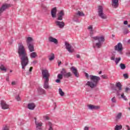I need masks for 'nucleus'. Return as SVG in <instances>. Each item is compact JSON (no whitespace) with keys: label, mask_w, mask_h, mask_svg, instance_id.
I'll return each instance as SVG.
<instances>
[{"label":"nucleus","mask_w":130,"mask_h":130,"mask_svg":"<svg viewBox=\"0 0 130 130\" xmlns=\"http://www.w3.org/2000/svg\"><path fill=\"white\" fill-rule=\"evenodd\" d=\"M18 53L20 59L22 69L25 71V67L29 64V59L26 52V49L22 43L18 44Z\"/></svg>","instance_id":"nucleus-1"},{"label":"nucleus","mask_w":130,"mask_h":130,"mask_svg":"<svg viewBox=\"0 0 130 130\" xmlns=\"http://www.w3.org/2000/svg\"><path fill=\"white\" fill-rule=\"evenodd\" d=\"M42 79L44 80V84L43 87L44 89L47 90L49 89V77L50 74L47 69L42 70Z\"/></svg>","instance_id":"nucleus-2"},{"label":"nucleus","mask_w":130,"mask_h":130,"mask_svg":"<svg viewBox=\"0 0 130 130\" xmlns=\"http://www.w3.org/2000/svg\"><path fill=\"white\" fill-rule=\"evenodd\" d=\"M89 77L91 81H87L85 86H88V87L93 89V88H95V87H97V84H98L101 79L99 76L94 75H90Z\"/></svg>","instance_id":"nucleus-3"},{"label":"nucleus","mask_w":130,"mask_h":130,"mask_svg":"<svg viewBox=\"0 0 130 130\" xmlns=\"http://www.w3.org/2000/svg\"><path fill=\"white\" fill-rule=\"evenodd\" d=\"M73 76V74L71 72H67V70L64 68L62 69V71H60V74L57 75V79L55 80L56 83H60V80H62L63 77L64 78H71Z\"/></svg>","instance_id":"nucleus-4"},{"label":"nucleus","mask_w":130,"mask_h":130,"mask_svg":"<svg viewBox=\"0 0 130 130\" xmlns=\"http://www.w3.org/2000/svg\"><path fill=\"white\" fill-rule=\"evenodd\" d=\"M26 42L29 52H33L35 51L34 44L33 43V42H34V39H33L31 37H27L26 38Z\"/></svg>","instance_id":"nucleus-5"},{"label":"nucleus","mask_w":130,"mask_h":130,"mask_svg":"<svg viewBox=\"0 0 130 130\" xmlns=\"http://www.w3.org/2000/svg\"><path fill=\"white\" fill-rule=\"evenodd\" d=\"M90 37H91L93 40H98L99 42L96 43L95 46L97 48H101V46H102V43L105 41V38H104V36H101L92 37V35H91Z\"/></svg>","instance_id":"nucleus-6"},{"label":"nucleus","mask_w":130,"mask_h":130,"mask_svg":"<svg viewBox=\"0 0 130 130\" xmlns=\"http://www.w3.org/2000/svg\"><path fill=\"white\" fill-rule=\"evenodd\" d=\"M98 16L102 20H106L107 19V15L105 14L103 11V7L102 6H99L98 9Z\"/></svg>","instance_id":"nucleus-7"},{"label":"nucleus","mask_w":130,"mask_h":130,"mask_svg":"<svg viewBox=\"0 0 130 130\" xmlns=\"http://www.w3.org/2000/svg\"><path fill=\"white\" fill-rule=\"evenodd\" d=\"M116 87H117V88H119V90H117L116 89V87L113 86L112 87L113 90H114L115 91H116V94L117 96H120V91H121V87H122V85H121V83H120V82H117L116 84Z\"/></svg>","instance_id":"nucleus-8"},{"label":"nucleus","mask_w":130,"mask_h":130,"mask_svg":"<svg viewBox=\"0 0 130 130\" xmlns=\"http://www.w3.org/2000/svg\"><path fill=\"white\" fill-rule=\"evenodd\" d=\"M116 51H113L112 52V56L111 57V60H114L116 64H118V62L121 60V58L119 57L118 58H115Z\"/></svg>","instance_id":"nucleus-9"},{"label":"nucleus","mask_w":130,"mask_h":130,"mask_svg":"<svg viewBox=\"0 0 130 130\" xmlns=\"http://www.w3.org/2000/svg\"><path fill=\"white\" fill-rule=\"evenodd\" d=\"M12 5L9 4H5L2 5L1 8H0V17L2 16V14H3V12H5L7 9L11 8Z\"/></svg>","instance_id":"nucleus-10"},{"label":"nucleus","mask_w":130,"mask_h":130,"mask_svg":"<svg viewBox=\"0 0 130 130\" xmlns=\"http://www.w3.org/2000/svg\"><path fill=\"white\" fill-rule=\"evenodd\" d=\"M123 48L122 47V44L121 43H118L117 45L115 46V50L118 51L120 54H122V50Z\"/></svg>","instance_id":"nucleus-11"},{"label":"nucleus","mask_w":130,"mask_h":130,"mask_svg":"<svg viewBox=\"0 0 130 130\" xmlns=\"http://www.w3.org/2000/svg\"><path fill=\"white\" fill-rule=\"evenodd\" d=\"M70 70L72 74L74 75L76 78H79V77H80V74H79V72H78V70L75 67H71Z\"/></svg>","instance_id":"nucleus-12"},{"label":"nucleus","mask_w":130,"mask_h":130,"mask_svg":"<svg viewBox=\"0 0 130 130\" xmlns=\"http://www.w3.org/2000/svg\"><path fill=\"white\" fill-rule=\"evenodd\" d=\"M64 43H65L66 48V49H67L68 51H69V52H70L71 53L74 52V49H72V45H71V44H70L67 41H66Z\"/></svg>","instance_id":"nucleus-13"},{"label":"nucleus","mask_w":130,"mask_h":130,"mask_svg":"<svg viewBox=\"0 0 130 130\" xmlns=\"http://www.w3.org/2000/svg\"><path fill=\"white\" fill-rule=\"evenodd\" d=\"M1 105L2 109H4V110L6 109H8L10 106L9 105L7 104V103L5 101H1Z\"/></svg>","instance_id":"nucleus-14"},{"label":"nucleus","mask_w":130,"mask_h":130,"mask_svg":"<svg viewBox=\"0 0 130 130\" xmlns=\"http://www.w3.org/2000/svg\"><path fill=\"white\" fill-rule=\"evenodd\" d=\"M87 107L90 110H98L100 109V106H95L91 104L87 105Z\"/></svg>","instance_id":"nucleus-15"},{"label":"nucleus","mask_w":130,"mask_h":130,"mask_svg":"<svg viewBox=\"0 0 130 130\" xmlns=\"http://www.w3.org/2000/svg\"><path fill=\"white\" fill-rule=\"evenodd\" d=\"M35 121L36 125V129L42 130V128H41V126H42V123L37 122L36 118H35Z\"/></svg>","instance_id":"nucleus-16"},{"label":"nucleus","mask_w":130,"mask_h":130,"mask_svg":"<svg viewBox=\"0 0 130 130\" xmlns=\"http://www.w3.org/2000/svg\"><path fill=\"white\" fill-rule=\"evenodd\" d=\"M63 16H64V12H63V10H61L58 13L57 20L58 21H62V18L63 17Z\"/></svg>","instance_id":"nucleus-17"},{"label":"nucleus","mask_w":130,"mask_h":130,"mask_svg":"<svg viewBox=\"0 0 130 130\" xmlns=\"http://www.w3.org/2000/svg\"><path fill=\"white\" fill-rule=\"evenodd\" d=\"M55 23L56 24V25L57 26V27L60 28L61 29H62V28L64 27V22L62 21H56Z\"/></svg>","instance_id":"nucleus-18"},{"label":"nucleus","mask_w":130,"mask_h":130,"mask_svg":"<svg viewBox=\"0 0 130 130\" xmlns=\"http://www.w3.org/2000/svg\"><path fill=\"white\" fill-rule=\"evenodd\" d=\"M48 40L49 42H53V43H54V44H56V45L58 44V41L57 40V39L52 37H49Z\"/></svg>","instance_id":"nucleus-19"},{"label":"nucleus","mask_w":130,"mask_h":130,"mask_svg":"<svg viewBox=\"0 0 130 130\" xmlns=\"http://www.w3.org/2000/svg\"><path fill=\"white\" fill-rule=\"evenodd\" d=\"M57 12V10L56 9V7L53 8L51 11V14L52 18H55L56 17V12Z\"/></svg>","instance_id":"nucleus-20"},{"label":"nucleus","mask_w":130,"mask_h":130,"mask_svg":"<svg viewBox=\"0 0 130 130\" xmlns=\"http://www.w3.org/2000/svg\"><path fill=\"white\" fill-rule=\"evenodd\" d=\"M37 91L39 95H43V94H45V93H46L45 90L40 87L38 88Z\"/></svg>","instance_id":"nucleus-21"},{"label":"nucleus","mask_w":130,"mask_h":130,"mask_svg":"<svg viewBox=\"0 0 130 130\" xmlns=\"http://www.w3.org/2000/svg\"><path fill=\"white\" fill-rule=\"evenodd\" d=\"M36 107L35 104L34 103H29L27 105V108L29 110H34V109Z\"/></svg>","instance_id":"nucleus-22"},{"label":"nucleus","mask_w":130,"mask_h":130,"mask_svg":"<svg viewBox=\"0 0 130 130\" xmlns=\"http://www.w3.org/2000/svg\"><path fill=\"white\" fill-rule=\"evenodd\" d=\"M77 16H79V17H84L85 14L83 12L78 11V13H76L75 15H74V20H75V19H77Z\"/></svg>","instance_id":"nucleus-23"},{"label":"nucleus","mask_w":130,"mask_h":130,"mask_svg":"<svg viewBox=\"0 0 130 130\" xmlns=\"http://www.w3.org/2000/svg\"><path fill=\"white\" fill-rule=\"evenodd\" d=\"M118 0H112V5L114 7V8H118Z\"/></svg>","instance_id":"nucleus-24"},{"label":"nucleus","mask_w":130,"mask_h":130,"mask_svg":"<svg viewBox=\"0 0 130 130\" xmlns=\"http://www.w3.org/2000/svg\"><path fill=\"white\" fill-rule=\"evenodd\" d=\"M49 57V60L51 61L52 60H53L54 58H55V56H54V54L53 53H51L50 55L48 56Z\"/></svg>","instance_id":"nucleus-25"},{"label":"nucleus","mask_w":130,"mask_h":130,"mask_svg":"<svg viewBox=\"0 0 130 130\" xmlns=\"http://www.w3.org/2000/svg\"><path fill=\"white\" fill-rule=\"evenodd\" d=\"M30 54V57L31 58H35V57H37V53L35 52H31Z\"/></svg>","instance_id":"nucleus-26"},{"label":"nucleus","mask_w":130,"mask_h":130,"mask_svg":"<svg viewBox=\"0 0 130 130\" xmlns=\"http://www.w3.org/2000/svg\"><path fill=\"white\" fill-rule=\"evenodd\" d=\"M121 116H122V113H118L116 116V120H119L120 118H121Z\"/></svg>","instance_id":"nucleus-27"},{"label":"nucleus","mask_w":130,"mask_h":130,"mask_svg":"<svg viewBox=\"0 0 130 130\" xmlns=\"http://www.w3.org/2000/svg\"><path fill=\"white\" fill-rule=\"evenodd\" d=\"M120 129H122V125H116L115 126V130H120Z\"/></svg>","instance_id":"nucleus-28"},{"label":"nucleus","mask_w":130,"mask_h":130,"mask_svg":"<svg viewBox=\"0 0 130 130\" xmlns=\"http://www.w3.org/2000/svg\"><path fill=\"white\" fill-rule=\"evenodd\" d=\"M0 70L1 71H4V72H5V73L7 72V69L4 66L3 64H1L0 66Z\"/></svg>","instance_id":"nucleus-29"},{"label":"nucleus","mask_w":130,"mask_h":130,"mask_svg":"<svg viewBox=\"0 0 130 130\" xmlns=\"http://www.w3.org/2000/svg\"><path fill=\"white\" fill-rule=\"evenodd\" d=\"M120 68L121 70H125V68H126L125 64L122 63H120Z\"/></svg>","instance_id":"nucleus-30"},{"label":"nucleus","mask_w":130,"mask_h":130,"mask_svg":"<svg viewBox=\"0 0 130 130\" xmlns=\"http://www.w3.org/2000/svg\"><path fill=\"white\" fill-rule=\"evenodd\" d=\"M59 93L61 96H64V92L62 91V89H61V88H59Z\"/></svg>","instance_id":"nucleus-31"},{"label":"nucleus","mask_w":130,"mask_h":130,"mask_svg":"<svg viewBox=\"0 0 130 130\" xmlns=\"http://www.w3.org/2000/svg\"><path fill=\"white\" fill-rule=\"evenodd\" d=\"M41 7L42 8V9L43 10H44L45 11H47L48 8H47V7H46V6H45L44 4H42L41 5Z\"/></svg>","instance_id":"nucleus-32"},{"label":"nucleus","mask_w":130,"mask_h":130,"mask_svg":"<svg viewBox=\"0 0 130 130\" xmlns=\"http://www.w3.org/2000/svg\"><path fill=\"white\" fill-rule=\"evenodd\" d=\"M32 70H33V67H30L29 72H26V75L29 76V75H31V72H32Z\"/></svg>","instance_id":"nucleus-33"},{"label":"nucleus","mask_w":130,"mask_h":130,"mask_svg":"<svg viewBox=\"0 0 130 130\" xmlns=\"http://www.w3.org/2000/svg\"><path fill=\"white\" fill-rule=\"evenodd\" d=\"M121 98H122V99H123L124 100H125V101H126V100H127V99L126 98V97H125V96L124 95V93H123L121 94Z\"/></svg>","instance_id":"nucleus-34"},{"label":"nucleus","mask_w":130,"mask_h":130,"mask_svg":"<svg viewBox=\"0 0 130 130\" xmlns=\"http://www.w3.org/2000/svg\"><path fill=\"white\" fill-rule=\"evenodd\" d=\"M123 33V34H128V33H129V30H127V28H125Z\"/></svg>","instance_id":"nucleus-35"},{"label":"nucleus","mask_w":130,"mask_h":130,"mask_svg":"<svg viewBox=\"0 0 130 130\" xmlns=\"http://www.w3.org/2000/svg\"><path fill=\"white\" fill-rule=\"evenodd\" d=\"M124 79H128V74L127 73L124 74L123 75Z\"/></svg>","instance_id":"nucleus-36"},{"label":"nucleus","mask_w":130,"mask_h":130,"mask_svg":"<svg viewBox=\"0 0 130 130\" xmlns=\"http://www.w3.org/2000/svg\"><path fill=\"white\" fill-rule=\"evenodd\" d=\"M88 30H90V32H93V26L92 25H90L88 27Z\"/></svg>","instance_id":"nucleus-37"},{"label":"nucleus","mask_w":130,"mask_h":130,"mask_svg":"<svg viewBox=\"0 0 130 130\" xmlns=\"http://www.w3.org/2000/svg\"><path fill=\"white\" fill-rule=\"evenodd\" d=\"M101 78H102V79H108V77L107 76V75H102Z\"/></svg>","instance_id":"nucleus-38"},{"label":"nucleus","mask_w":130,"mask_h":130,"mask_svg":"<svg viewBox=\"0 0 130 130\" xmlns=\"http://www.w3.org/2000/svg\"><path fill=\"white\" fill-rule=\"evenodd\" d=\"M15 99L17 101H21V98H20V95H19L15 97Z\"/></svg>","instance_id":"nucleus-39"},{"label":"nucleus","mask_w":130,"mask_h":130,"mask_svg":"<svg viewBox=\"0 0 130 130\" xmlns=\"http://www.w3.org/2000/svg\"><path fill=\"white\" fill-rule=\"evenodd\" d=\"M112 102L113 103H116V100H115V96H114L112 99H111Z\"/></svg>","instance_id":"nucleus-40"},{"label":"nucleus","mask_w":130,"mask_h":130,"mask_svg":"<svg viewBox=\"0 0 130 130\" xmlns=\"http://www.w3.org/2000/svg\"><path fill=\"white\" fill-rule=\"evenodd\" d=\"M37 62H38V61L37 60H34L32 62H31V63L34 66H35V64H36V63H37Z\"/></svg>","instance_id":"nucleus-41"},{"label":"nucleus","mask_w":130,"mask_h":130,"mask_svg":"<svg viewBox=\"0 0 130 130\" xmlns=\"http://www.w3.org/2000/svg\"><path fill=\"white\" fill-rule=\"evenodd\" d=\"M44 118H45L46 120H49V117L47 116H44Z\"/></svg>","instance_id":"nucleus-42"},{"label":"nucleus","mask_w":130,"mask_h":130,"mask_svg":"<svg viewBox=\"0 0 130 130\" xmlns=\"http://www.w3.org/2000/svg\"><path fill=\"white\" fill-rule=\"evenodd\" d=\"M85 74L86 78L87 79H89V74H88V73H85Z\"/></svg>","instance_id":"nucleus-43"},{"label":"nucleus","mask_w":130,"mask_h":130,"mask_svg":"<svg viewBox=\"0 0 130 130\" xmlns=\"http://www.w3.org/2000/svg\"><path fill=\"white\" fill-rule=\"evenodd\" d=\"M3 130H9V129L8 128V127L7 126H5L3 127Z\"/></svg>","instance_id":"nucleus-44"},{"label":"nucleus","mask_w":130,"mask_h":130,"mask_svg":"<svg viewBox=\"0 0 130 130\" xmlns=\"http://www.w3.org/2000/svg\"><path fill=\"white\" fill-rule=\"evenodd\" d=\"M123 24H124V25H127V24H128L127 21V20L124 21Z\"/></svg>","instance_id":"nucleus-45"},{"label":"nucleus","mask_w":130,"mask_h":130,"mask_svg":"<svg viewBox=\"0 0 130 130\" xmlns=\"http://www.w3.org/2000/svg\"><path fill=\"white\" fill-rule=\"evenodd\" d=\"M130 90V88H128V87H126L125 89V92H127V91L129 90Z\"/></svg>","instance_id":"nucleus-46"},{"label":"nucleus","mask_w":130,"mask_h":130,"mask_svg":"<svg viewBox=\"0 0 130 130\" xmlns=\"http://www.w3.org/2000/svg\"><path fill=\"white\" fill-rule=\"evenodd\" d=\"M84 130H89V127L86 126L84 127Z\"/></svg>","instance_id":"nucleus-47"},{"label":"nucleus","mask_w":130,"mask_h":130,"mask_svg":"<svg viewBox=\"0 0 130 130\" xmlns=\"http://www.w3.org/2000/svg\"><path fill=\"white\" fill-rule=\"evenodd\" d=\"M126 127H127V130H130V127L128 125H126Z\"/></svg>","instance_id":"nucleus-48"},{"label":"nucleus","mask_w":130,"mask_h":130,"mask_svg":"<svg viewBox=\"0 0 130 130\" xmlns=\"http://www.w3.org/2000/svg\"><path fill=\"white\" fill-rule=\"evenodd\" d=\"M11 84L13 86H14V85H16V82L13 81Z\"/></svg>","instance_id":"nucleus-49"},{"label":"nucleus","mask_w":130,"mask_h":130,"mask_svg":"<svg viewBox=\"0 0 130 130\" xmlns=\"http://www.w3.org/2000/svg\"><path fill=\"white\" fill-rule=\"evenodd\" d=\"M60 64H61V61H59L58 62V66L59 67L60 66Z\"/></svg>","instance_id":"nucleus-50"},{"label":"nucleus","mask_w":130,"mask_h":130,"mask_svg":"<svg viewBox=\"0 0 130 130\" xmlns=\"http://www.w3.org/2000/svg\"><path fill=\"white\" fill-rule=\"evenodd\" d=\"M126 54L127 55H130V51H128V52H127V53H126Z\"/></svg>","instance_id":"nucleus-51"},{"label":"nucleus","mask_w":130,"mask_h":130,"mask_svg":"<svg viewBox=\"0 0 130 130\" xmlns=\"http://www.w3.org/2000/svg\"><path fill=\"white\" fill-rule=\"evenodd\" d=\"M76 57H77V58H80V55L79 54L76 55Z\"/></svg>","instance_id":"nucleus-52"},{"label":"nucleus","mask_w":130,"mask_h":130,"mask_svg":"<svg viewBox=\"0 0 130 130\" xmlns=\"http://www.w3.org/2000/svg\"><path fill=\"white\" fill-rule=\"evenodd\" d=\"M6 81L7 82H9V76H8L7 78H6Z\"/></svg>","instance_id":"nucleus-53"},{"label":"nucleus","mask_w":130,"mask_h":130,"mask_svg":"<svg viewBox=\"0 0 130 130\" xmlns=\"http://www.w3.org/2000/svg\"><path fill=\"white\" fill-rule=\"evenodd\" d=\"M101 74H102V71H100L99 74L101 75Z\"/></svg>","instance_id":"nucleus-54"},{"label":"nucleus","mask_w":130,"mask_h":130,"mask_svg":"<svg viewBox=\"0 0 130 130\" xmlns=\"http://www.w3.org/2000/svg\"><path fill=\"white\" fill-rule=\"evenodd\" d=\"M93 31H90V35H93Z\"/></svg>","instance_id":"nucleus-55"},{"label":"nucleus","mask_w":130,"mask_h":130,"mask_svg":"<svg viewBox=\"0 0 130 130\" xmlns=\"http://www.w3.org/2000/svg\"><path fill=\"white\" fill-rule=\"evenodd\" d=\"M127 42L130 44V40H128Z\"/></svg>","instance_id":"nucleus-56"},{"label":"nucleus","mask_w":130,"mask_h":130,"mask_svg":"<svg viewBox=\"0 0 130 130\" xmlns=\"http://www.w3.org/2000/svg\"><path fill=\"white\" fill-rule=\"evenodd\" d=\"M112 37H115V36L114 35H112Z\"/></svg>","instance_id":"nucleus-57"},{"label":"nucleus","mask_w":130,"mask_h":130,"mask_svg":"<svg viewBox=\"0 0 130 130\" xmlns=\"http://www.w3.org/2000/svg\"><path fill=\"white\" fill-rule=\"evenodd\" d=\"M128 28H130V24L128 25Z\"/></svg>","instance_id":"nucleus-58"},{"label":"nucleus","mask_w":130,"mask_h":130,"mask_svg":"<svg viewBox=\"0 0 130 130\" xmlns=\"http://www.w3.org/2000/svg\"><path fill=\"white\" fill-rule=\"evenodd\" d=\"M75 22H78V19L74 20Z\"/></svg>","instance_id":"nucleus-59"},{"label":"nucleus","mask_w":130,"mask_h":130,"mask_svg":"<svg viewBox=\"0 0 130 130\" xmlns=\"http://www.w3.org/2000/svg\"><path fill=\"white\" fill-rule=\"evenodd\" d=\"M65 66H68V63H65Z\"/></svg>","instance_id":"nucleus-60"},{"label":"nucleus","mask_w":130,"mask_h":130,"mask_svg":"<svg viewBox=\"0 0 130 130\" xmlns=\"http://www.w3.org/2000/svg\"><path fill=\"white\" fill-rule=\"evenodd\" d=\"M13 72V71L10 70V73H12Z\"/></svg>","instance_id":"nucleus-61"},{"label":"nucleus","mask_w":130,"mask_h":130,"mask_svg":"<svg viewBox=\"0 0 130 130\" xmlns=\"http://www.w3.org/2000/svg\"><path fill=\"white\" fill-rule=\"evenodd\" d=\"M22 124H21V123H20V125H22Z\"/></svg>","instance_id":"nucleus-62"},{"label":"nucleus","mask_w":130,"mask_h":130,"mask_svg":"<svg viewBox=\"0 0 130 130\" xmlns=\"http://www.w3.org/2000/svg\"><path fill=\"white\" fill-rule=\"evenodd\" d=\"M94 48H95V46H93Z\"/></svg>","instance_id":"nucleus-63"}]
</instances>
